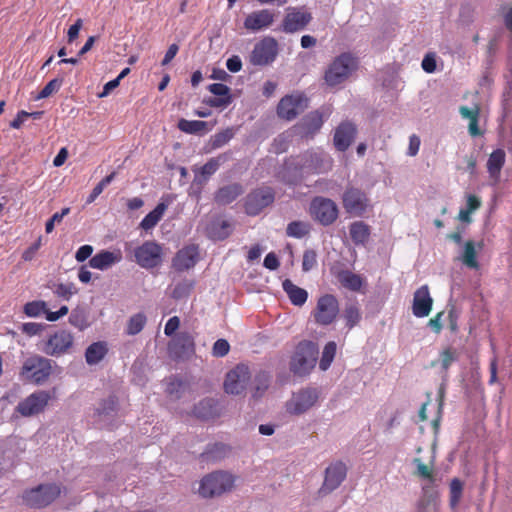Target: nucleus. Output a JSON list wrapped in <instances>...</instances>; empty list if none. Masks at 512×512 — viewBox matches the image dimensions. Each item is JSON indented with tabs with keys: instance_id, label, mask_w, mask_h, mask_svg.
I'll use <instances>...</instances> for the list:
<instances>
[{
	"instance_id": "1",
	"label": "nucleus",
	"mask_w": 512,
	"mask_h": 512,
	"mask_svg": "<svg viewBox=\"0 0 512 512\" xmlns=\"http://www.w3.org/2000/svg\"><path fill=\"white\" fill-rule=\"evenodd\" d=\"M53 374V361L34 354L27 357L19 371V379L24 383L43 385Z\"/></svg>"
},
{
	"instance_id": "2",
	"label": "nucleus",
	"mask_w": 512,
	"mask_h": 512,
	"mask_svg": "<svg viewBox=\"0 0 512 512\" xmlns=\"http://www.w3.org/2000/svg\"><path fill=\"white\" fill-rule=\"evenodd\" d=\"M236 476L228 471L217 470L203 477L198 489L203 498L220 497L234 489Z\"/></svg>"
},
{
	"instance_id": "3",
	"label": "nucleus",
	"mask_w": 512,
	"mask_h": 512,
	"mask_svg": "<svg viewBox=\"0 0 512 512\" xmlns=\"http://www.w3.org/2000/svg\"><path fill=\"white\" fill-rule=\"evenodd\" d=\"M319 354L316 343L303 340L296 346L290 361V370L298 376H306L314 369Z\"/></svg>"
},
{
	"instance_id": "4",
	"label": "nucleus",
	"mask_w": 512,
	"mask_h": 512,
	"mask_svg": "<svg viewBox=\"0 0 512 512\" xmlns=\"http://www.w3.org/2000/svg\"><path fill=\"white\" fill-rule=\"evenodd\" d=\"M358 68V61L350 52H342L329 65L324 79L329 86H337Z\"/></svg>"
},
{
	"instance_id": "5",
	"label": "nucleus",
	"mask_w": 512,
	"mask_h": 512,
	"mask_svg": "<svg viewBox=\"0 0 512 512\" xmlns=\"http://www.w3.org/2000/svg\"><path fill=\"white\" fill-rule=\"evenodd\" d=\"M332 166V157L323 151H306L295 161V167L308 174L327 173Z\"/></svg>"
},
{
	"instance_id": "6",
	"label": "nucleus",
	"mask_w": 512,
	"mask_h": 512,
	"mask_svg": "<svg viewBox=\"0 0 512 512\" xmlns=\"http://www.w3.org/2000/svg\"><path fill=\"white\" fill-rule=\"evenodd\" d=\"M319 391L306 387L294 392L286 402V411L290 415L299 416L311 410L318 403Z\"/></svg>"
},
{
	"instance_id": "7",
	"label": "nucleus",
	"mask_w": 512,
	"mask_h": 512,
	"mask_svg": "<svg viewBox=\"0 0 512 512\" xmlns=\"http://www.w3.org/2000/svg\"><path fill=\"white\" fill-rule=\"evenodd\" d=\"M55 391L56 388H53L52 392L47 390L32 392L17 404L16 411L24 417H31L44 412Z\"/></svg>"
},
{
	"instance_id": "8",
	"label": "nucleus",
	"mask_w": 512,
	"mask_h": 512,
	"mask_svg": "<svg viewBox=\"0 0 512 512\" xmlns=\"http://www.w3.org/2000/svg\"><path fill=\"white\" fill-rule=\"evenodd\" d=\"M309 212L311 217L322 224L330 226L337 221L338 208L337 203L326 197H314L310 203Z\"/></svg>"
},
{
	"instance_id": "9",
	"label": "nucleus",
	"mask_w": 512,
	"mask_h": 512,
	"mask_svg": "<svg viewBox=\"0 0 512 512\" xmlns=\"http://www.w3.org/2000/svg\"><path fill=\"white\" fill-rule=\"evenodd\" d=\"M341 200L343 209L353 216H363L370 206V199L366 192L354 186L346 187Z\"/></svg>"
},
{
	"instance_id": "10",
	"label": "nucleus",
	"mask_w": 512,
	"mask_h": 512,
	"mask_svg": "<svg viewBox=\"0 0 512 512\" xmlns=\"http://www.w3.org/2000/svg\"><path fill=\"white\" fill-rule=\"evenodd\" d=\"M61 494V488L55 484L39 485L23 494L24 503L32 508H42L51 504Z\"/></svg>"
},
{
	"instance_id": "11",
	"label": "nucleus",
	"mask_w": 512,
	"mask_h": 512,
	"mask_svg": "<svg viewBox=\"0 0 512 512\" xmlns=\"http://www.w3.org/2000/svg\"><path fill=\"white\" fill-rule=\"evenodd\" d=\"M275 192L271 187H260L251 191L245 198L244 208L249 216H258L262 209L274 202Z\"/></svg>"
},
{
	"instance_id": "12",
	"label": "nucleus",
	"mask_w": 512,
	"mask_h": 512,
	"mask_svg": "<svg viewBox=\"0 0 512 512\" xmlns=\"http://www.w3.org/2000/svg\"><path fill=\"white\" fill-rule=\"evenodd\" d=\"M135 261L143 268H155L162 262V246L151 240L144 241L143 244L135 248Z\"/></svg>"
},
{
	"instance_id": "13",
	"label": "nucleus",
	"mask_w": 512,
	"mask_h": 512,
	"mask_svg": "<svg viewBox=\"0 0 512 512\" xmlns=\"http://www.w3.org/2000/svg\"><path fill=\"white\" fill-rule=\"evenodd\" d=\"M339 304L337 297L332 294L321 296L313 311V317L318 325H331L337 318Z\"/></svg>"
},
{
	"instance_id": "14",
	"label": "nucleus",
	"mask_w": 512,
	"mask_h": 512,
	"mask_svg": "<svg viewBox=\"0 0 512 512\" xmlns=\"http://www.w3.org/2000/svg\"><path fill=\"white\" fill-rule=\"evenodd\" d=\"M73 334L66 330H59L51 334L45 341L43 352L50 356H61L69 353L73 348Z\"/></svg>"
},
{
	"instance_id": "15",
	"label": "nucleus",
	"mask_w": 512,
	"mask_h": 512,
	"mask_svg": "<svg viewBox=\"0 0 512 512\" xmlns=\"http://www.w3.org/2000/svg\"><path fill=\"white\" fill-rule=\"evenodd\" d=\"M277 53V41L273 37H266L254 46L250 62L255 66H265L275 60Z\"/></svg>"
},
{
	"instance_id": "16",
	"label": "nucleus",
	"mask_w": 512,
	"mask_h": 512,
	"mask_svg": "<svg viewBox=\"0 0 512 512\" xmlns=\"http://www.w3.org/2000/svg\"><path fill=\"white\" fill-rule=\"evenodd\" d=\"M251 378L249 368L245 364H237L233 370L226 374L223 386L226 393H242Z\"/></svg>"
},
{
	"instance_id": "17",
	"label": "nucleus",
	"mask_w": 512,
	"mask_h": 512,
	"mask_svg": "<svg viewBox=\"0 0 512 512\" xmlns=\"http://www.w3.org/2000/svg\"><path fill=\"white\" fill-rule=\"evenodd\" d=\"M312 14L306 10L292 7L289 8L281 25L286 33H296L306 28L311 22Z\"/></svg>"
},
{
	"instance_id": "18",
	"label": "nucleus",
	"mask_w": 512,
	"mask_h": 512,
	"mask_svg": "<svg viewBox=\"0 0 512 512\" xmlns=\"http://www.w3.org/2000/svg\"><path fill=\"white\" fill-rule=\"evenodd\" d=\"M358 133V128L355 123L349 120L342 121L334 130V148L337 151H346L354 142Z\"/></svg>"
},
{
	"instance_id": "19",
	"label": "nucleus",
	"mask_w": 512,
	"mask_h": 512,
	"mask_svg": "<svg viewBox=\"0 0 512 512\" xmlns=\"http://www.w3.org/2000/svg\"><path fill=\"white\" fill-rule=\"evenodd\" d=\"M275 14L264 8L251 12L244 21V28L250 32H258L270 27L274 22Z\"/></svg>"
},
{
	"instance_id": "20",
	"label": "nucleus",
	"mask_w": 512,
	"mask_h": 512,
	"mask_svg": "<svg viewBox=\"0 0 512 512\" xmlns=\"http://www.w3.org/2000/svg\"><path fill=\"white\" fill-rule=\"evenodd\" d=\"M347 467L341 461L330 464L325 471V479L321 488L324 492H332L338 488L346 477Z\"/></svg>"
},
{
	"instance_id": "21",
	"label": "nucleus",
	"mask_w": 512,
	"mask_h": 512,
	"mask_svg": "<svg viewBox=\"0 0 512 512\" xmlns=\"http://www.w3.org/2000/svg\"><path fill=\"white\" fill-rule=\"evenodd\" d=\"M199 258V248L196 244L185 245L177 252L172 266L177 271H185L195 266Z\"/></svg>"
},
{
	"instance_id": "22",
	"label": "nucleus",
	"mask_w": 512,
	"mask_h": 512,
	"mask_svg": "<svg viewBox=\"0 0 512 512\" xmlns=\"http://www.w3.org/2000/svg\"><path fill=\"white\" fill-rule=\"evenodd\" d=\"M432 305L433 299L430 296L429 288L424 284L414 292L412 313L416 317H426L430 314Z\"/></svg>"
},
{
	"instance_id": "23",
	"label": "nucleus",
	"mask_w": 512,
	"mask_h": 512,
	"mask_svg": "<svg viewBox=\"0 0 512 512\" xmlns=\"http://www.w3.org/2000/svg\"><path fill=\"white\" fill-rule=\"evenodd\" d=\"M306 100L301 96H286L281 99L277 106V114L286 120L295 119L304 108Z\"/></svg>"
},
{
	"instance_id": "24",
	"label": "nucleus",
	"mask_w": 512,
	"mask_h": 512,
	"mask_svg": "<svg viewBox=\"0 0 512 512\" xmlns=\"http://www.w3.org/2000/svg\"><path fill=\"white\" fill-rule=\"evenodd\" d=\"M324 123L322 114L319 111H313L304 116L300 122L297 123L296 128L298 133L303 138H312L317 133Z\"/></svg>"
},
{
	"instance_id": "25",
	"label": "nucleus",
	"mask_w": 512,
	"mask_h": 512,
	"mask_svg": "<svg viewBox=\"0 0 512 512\" xmlns=\"http://www.w3.org/2000/svg\"><path fill=\"white\" fill-rule=\"evenodd\" d=\"M506 161V153L503 149H496L488 156L486 168H488L489 178L496 184L500 180L501 170Z\"/></svg>"
},
{
	"instance_id": "26",
	"label": "nucleus",
	"mask_w": 512,
	"mask_h": 512,
	"mask_svg": "<svg viewBox=\"0 0 512 512\" xmlns=\"http://www.w3.org/2000/svg\"><path fill=\"white\" fill-rule=\"evenodd\" d=\"M121 259L122 255L120 252L101 251L89 260V266L94 269L105 270L113 264L120 262Z\"/></svg>"
},
{
	"instance_id": "27",
	"label": "nucleus",
	"mask_w": 512,
	"mask_h": 512,
	"mask_svg": "<svg viewBox=\"0 0 512 512\" xmlns=\"http://www.w3.org/2000/svg\"><path fill=\"white\" fill-rule=\"evenodd\" d=\"M193 348V337L187 332L178 334L169 344L170 352L178 357H181L186 352L192 351Z\"/></svg>"
},
{
	"instance_id": "28",
	"label": "nucleus",
	"mask_w": 512,
	"mask_h": 512,
	"mask_svg": "<svg viewBox=\"0 0 512 512\" xmlns=\"http://www.w3.org/2000/svg\"><path fill=\"white\" fill-rule=\"evenodd\" d=\"M231 157L232 153L227 151L220 153L216 157L210 158L203 166L199 168V174L205 179H208L217 172V170L220 168V165H223L225 162L229 161Z\"/></svg>"
},
{
	"instance_id": "29",
	"label": "nucleus",
	"mask_w": 512,
	"mask_h": 512,
	"mask_svg": "<svg viewBox=\"0 0 512 512\" xmlns=\"http://www.w3.org/2000/svg\"><path fill=\"white\" fill-rule=\"evenodd\" d=\"M244 189L241 184L233 183L223 186L215 193V201L219 204H228L243 194Z\"/></svg>"
},
{
	"instance_id": "30",
	"label": "nucleus",
	"mask_w": 512,
	"mask_h": 512,
	"mask_svg": "<svg viewBox=\"0 0 512 512\" xmlns=\"http://www.w3.org/2000/svg\"><path fill=\"white\" fill-rule=\"evenodd\" d=\"M178 128L182 133H187L188 135H204L211 129L206 121L187 120L185 118L179 120Z\"/></svg>"
},
{
	"instance_id": "31",
	"label": "nucleus",
	"mask_w": 512,
	"mask_h": 512,
	"mask_svg": "<svg viewBox=\"0 0 512 512\" xmlns=\"http://www.w3.org/2000/svg\"><path fill=\"white\" fill-rule=\"evenodd\" d=\"M168 202L160 201L155 208L149 212L145 218L141 221L140 227L146 231L154 228L158 222L162 219L165 212L168 209Z\"/></svg>"
},
{
	"instance_id": "32",
	"label": "nucleus",
	"mask_w": 512,
	"mask_h": 512,
	"mask_svg": "<svg viewBox=\"0 0 512 512\" xmlns=\"http://www.w3.org/2000/svg\"><path fill=\"white\" fill-rule=\"evenodd\" d=\"M349 233L354 244H365L370 238L371 228L363 221H356L351 223Z\"/></svg>"
},
{
	"instance_id": "33",
	"label": "nucleus",
	"mask_w": 512,
	"mask_h": 512,
	"mask_svg": "<svg viewBox=\"0 0 512 512\" xmlns=\"http://www.w3.org/2000/svg\"><path fill=\"white\" fill-rule=\"evenodd\" d=\"M193 414L203 420L213 419L218 415L217 404L212 398L201 400L193 409Z\"/></svg>"
},
{
	"instance_id": "34",
	"label": "nucleus",
	"mask_w": 512,
	"mask_h": 512,
	"mask_svg": "<svg viewBox=\"0 0 512 512\" xmlns=\"http://www.w3.org/2000/svg\"><path fill=\"white\" fill-rule=\"evenodd\" d=\"M283 290L288 295L290 301L296 306H302L305 304L308 298V294L304 289L299 288L293 283L290 279H285L283 281Z\"/></svg>"
},
{
	"instance_id": "35",
	"label": "nucleus",
	"mask_w": 512,
	"mask_h": 512,
	"mask_svg": "<svg viewBox=\"0 0 512 512\" xmlns=\"http://www.w3.org/2000/svg\"><path fill=\"white\" fill-rule=\"evenodd\" d=\"M337 279L341 283L342 287L353 292L360 291L364 283V280L360 275L349 270H342L338 272Z\"/></svg>"
},
{
	"instance_id": "36",
	"label": "nucleus",
	"mask_w": 512,
	"mask_h": 512,
	"mask_svg": "<svg viewBox=\"0 0 512 512\" xmlns=\"http://www.w3.org/2000/svg\"><path fill=\"white\" fill-rule=\"evenodd\" d=\"M107 344L105 342H94L85 351V359L88 365H97L106 355Z\"/></svg>"
},
{
	"instance_id": "37",
	"label": "nucleus",
	"mask_w": 512,
	"mask_h": 512,
	"mask_svg": "<svg viewBox=\"0 0 512 512\" xmlns=\"http://www.w3.org/2000/svg\"><path fill=\"white\" fill-rule=\"evenodd\" d=\"M342 316L345 320V326L348 328V330L356 327L362 318L360 309L356 304L347 305L343 310Z\"/></svg>"
},
{
	"instance_id": "38",
	"label": "nucleus",
	"mask_w": 512,
	"mask_h": 512,
	"mask_svg": "<svg viewBox=\"0 0 512 512\" xmlns=\"http://www.w3.org/2000/svg\"><path fill=\"white\" fill-rule=\"evenodd\" d=\"M462 262L469 268L477 269L479 268V263L477 261V252L475 248V243L472 240H468L464 244V251L462 255Z\"/></svg>"
},
{
	"instance_id": "39",
	"label": "nucleus",
	"mask_w": 512,
	"mask_h": 512,
	"mask_svg": "<svg viewBox=\"0 0 512 512\" xmlns=\"http://www.w3.org/2000/svg\"><path fill=\"white\" fill-rule=\"evenodd\" d=\"M337 353V344L334 341L328 342L322 352V357L319 362V368L322 371H327L335 358Z\"/></svg>"
},
{
	"instance_id": "40",
	"label": "nucleus",
	"mask_w": 512,
	"mask_h": 512,
	"mask_svg": "<svg viewBox=\"0 0 512 512\" xmlns=\"http://www.w3.org/2000/svg\"><path fill=\"white\" fill-rule=\"evenodd\" d=\"M146 323L147 317L144 315V313L134 314L128 320L126 333L131 336L137 335L144 329V325Z\"/></svg>"
},
{
	"instance_id": "41",
	"label": "nucleus",
	"mask_w": 512,
	"mask_h": 512,
	"mask_svg": "<svg viewBox=\"0 0 512 512\" xmlns=\"http://www.w3.org/2000/svg\"><path fill=\"white\" fill-rule=\"evenodd\" d=\"M68 322L79 331H83L89 327L87 315L81 309H73L72 313H70V317H68Z\"/></svg>"
},
{
	"instance_id": "42",
	"label": "nucleus",
	"mask_w": 512,
	"mask_h": 512,
	"mask_svg": "<svg viewBox=\"0 0 512 512\" xmlns=\"http://www.w3.org/2000/svg\"><path fill=\"white\" fill-rule=\"evenodd\" d=\"M234 136L232 128L228 127L217 132L210 140V146L212 150L219 149L226 145Z\"/></svg>"
},
{
	"instance_id": "43",
	"label": "nucleus",
	"mask_w": 512,
	"mask_h": 512,
	"mask_svg": "<svg viewBox=\"0 0 512 512\" xmlns=\"http://www.w3.org/2000/svg\"><path fill=\"white\" fill-rule=\"evenodd\" d=\"M231 233V225L228 221H220L212 224L210 228V236L215 240H223Z\"/></svg>"
},
{
	"instance_id": "44",
	"label": "nucleus",
	"mask_w": 512,
	"mask_h": 512,
	"mask_svg": "<svg viewBox=\"0 0 512 512\" xmlns=\"http://www.w3.org/2000/svg\"><path fill=\"white\" fill-rule=\"evenodd\" d=\"M53 292L57 297L69 300L73 295L78 293V290L73 282H67L55 284Z\"/></svg>"
},
{
	"instance_id": "45",
	"label": "nucleus",
	"mask_w": 512,
	"mask_h": 512,
	"mask_svg": "<svg viewBox=\"0 0 512 512\" xmlns=\"http://www.w3.org/2000/svg\"><path fill=\"white\" fill-rule=\"evenodd\" d=\"M310 225L303 221H293L288 224L286 233L290 237L301 238L308 234Z\"/></svg>"
},
{
	"instance_id": "46",
	"label": "nucleus",
	"mask_w": 512,
	"mask_h": 512,
	"mask_svg": "<svg viewBox=\"0 0 512 512\" xmlns=\"http://www.w3.org/2000/svg\"><path fill=\"white\" fill-rule=\"evenodd\" d=\"M185 388V382L176 377H171L166 382L165 391L168 395L179 398L183 389Z\"/></svg>"
},
{
	"instance_id": "47",
	"label": "nucleus",
	"mask_w": 512,
	"mask_h": 512,
	"mask_svg": "<svg viewBox=\"0 0 512 512\" xmlns=\"http://www.w3.org/2000/svg\"><path fill=\"white\" fill-rule=\"evenodd\" d=\"M458 358V354L455 348L446 347L440 353V365L444 372H447L452 362L456 361Z\"/></svg>"
},
{
	"instance_id": "48",
	"label": "nucleus",
	"mask_w": 512,
	"mask_h": 512,
	"mask_svg": "<svg viewBox=\"0 0 512 512\" xmlns=\"http://www.w3.org/2000/svg\"><path fill=\"white\" fill-rule=\"evenodd\" d=\"M193 289V282L189 280H182L177 283L172 291V297L176 300L184 299L189 296Z\"/></svg>"
},
{
	"instance_id": "49",
	"label": "nucleus",
	"mask_w": 512,
	"mask_h": 512,
	"mask_svg": "<svg viewBox=\"0 0 512 512\" xmlns=\"http://www.w3.org/2000/svg\"><path fill=\"white\" fill-rule=\"evenodd\" d=\"M63 84V79L54 78L50 80L41 90L38 96L36 97L37 100L45 99L50 97L53 93H56Z\"/></svg>"
},
{
	"instance_id": "50",
	"label": "nucleus",
	"mask_w": 512,
	"mask_h": 512,
	"mask_svg": "<svg viewBox=\"0 0 512 512\" xmlns=\"http://www.w3.org/2000/svg\"><path fill=\"white\" fill-rule=\"evenodd\" d=\"M463 484L459 478H452L450 481V505L455 507L462 496Z\"/></svg>"
},
{
	"instance_id": "51",
	"label": "nucleus",
	"mask_w": 512,
	"mask_h": 512,
	"mask_svg": "<svg viewBox=\"0 0 512 512\" xmlns=\"http://www.w3.org/2000/svg\"><path fill=\"white\" fill-rule=\"evenodd\" d=\"M46 304L43 301H32L28 302L24 306V312L30 317H37L45 311Z\"/></svg>"
},
{
	"instance_id": "52",
	"label": "nucleus",
	"mask_w": 512,
	"mask_h": 512,
	"mask_svg": "<svg viewBox=\"0 0 512 512\" xmlns=\"http://www.w3.org/2000/svg\"><path fill=\"white\" fill-rule=\"evenodd\" d=\"M413 463L416 465V475L425 479H429L430 481H434V473L431 467L424 464L419 458H415Z\"/></svg>"
},
{
	"instance_id": "53",
	"label": "nucleus",
	"mask_w": 512,
	"mask_h": 512,
	"mask_svg": "<svg viewBox=\"0 0 512 512\" xmlns=\"http://www.w3.org/2000/svg\"><path fill=\"white\" fill-rule=\"evenodd\" d=\"M317 265V254L314 250H306L302 256V270L310 271Z\"/></svg>"
},
{
	"instance_id": "54",
	"label": "nucleus",
	"mask_w": 512,
	"mask_h": 512,
	"mask_svg": "<svg viewBox=\"0 0 512 512\" xmlns=\"http://www.w3.org/2000/svg\"><path fill=\"white\" fill-rule=\"evenodd\" d=\"M71 208H64L61 212L55 213L45 224L46 233H51L54 230L55 224L62 222L64 217L69 215Z\"/></svg>"
},
{
	"instance_id": "55",
	"label": "nucleus",
	"mask_w": 512,
	"mask_h": 512,
	"mask_svg": "<svg viewBox=\"0 0 512 512\" xmlns=\"http://www.w3.org/2000/svg\"><path fill=\"white\" fill-rule=\"evenodd\" d=\"M256 387L255 391L253 393V396L255 398L260 397L262 393L268 388L269 386V376L265 373H260L256 377Z\"/></svg>"
},
{
	"instance_id": "56",
	"label": "nucleus",
	"mask_w": 512,
	"mask_h": 512,
	"mask_svg": "<svg viewBox=\"0 0 512 512\" xmlns=\"http://www.w3.org/2000/svg\"><path fill=\"white\" fill-rule=\"evenodd\" d=\"M421 67L426 73H434L437 69L436 54L428 52L422 60Z\"/></svg>"
},
{
	"instance_id": "57",
	"label": "nucleus",
	"mask_w": 512,
	"mask_h": 512,
	"mask_svg": "<svg viewBox=\"0 0 512 512\" xmlns=\"http://www.w3.org/2000/svg\"><path fill=\"white\" fill-rule=\"evenodd\" d=\"M480 112L481 109L478 105H475L474 108H469L467 106H461L459 108V113L463 118H466L470 121L473 119H479L480 118Z\"/></svg>"
},
{
	"instance_id": "58",
	"label": "nucleus",
	"mask_w": 512,
	"mask_h": 512,
	"mask_svg": "<svg viewBox=\"0 0 512 512\" xmlns=\"http://www.w3.org/2000/svg\"><path fill=\"white\" fill-rule=\"evenodd\" d=\"M208 90L217 97L231 96L230 88L223 83H212L208 86Z\"/></svg>"
},
{
	"instance_id": "59",
	"label": "nucleus",
	"mask_w": 512,
	"mask_h": 512,
	"mask_svg": "<svg viewBox=\"0 0 512 512\" xmlns=\"http://www.w3.org/2000/svg\"><path fill=\"white\" fill-rule=\"evenodd\" d=\"M93 254V246L90 244L81 245L75 253L77 262H84Z\"/></svg>"
},
{
	"instance_id": "60",
	"label": "nucleus",
	"mask_w": 512,
	"mask_h": 512,
	"mask_svg": "<svg viewBox=\"0 0 512 512\" xmlns=\"http://www.w3.org/2000/svg\"><path fill=\"white\" fill-rule=\"evenodd\" d=\"M181 320L178 316H173L168 319L164 327V333L166 336H173L178 328L180 327Z\"/></svg>"
},
{
	"instance_id": "61",
	"label": "nucleus",
	"mask_w": 512,
	"mask_h": 512,
	"mask_svg": "<svg viewBox=\"0 0 512 512\" xmlns=\"http://www.w3.org/2000/svg\"><path fill=\"white\" fill-rule=\"evenodd\" d=\"M229 349V343L225 339H219L213 345V355L223 357L229 352Z\"/></svg>"
},
{
	"instance_id": "62",
	"label": "nucleus",
	"mask_w": 512,
	"mask_h": 512,
	"mask_svg": "<svg viewBox=\"0 0 512 512\" xmlns=\"http://www.w3.org/2000/svg\"><path fill=\"white\" fill-rule=\"evenodd\" d=\"M117 405V398L114 395H110L106 400H104L101 409H99V413L109 414L110 412H114L117 408Z\"/></svg>"
},
{
	"instance_id": "63",
	"label": "nucleus",
	"mask_w": 512,
	"mask_h": 512,
	"mask_svg": "<svg viewBox=\"0 0 512 512\" xmlns=\"http://www.w3.org/2000/svg\"><path fill=\"white\" fill-rule=\"evenodd\" d=\"M232 102L231 96L226 97H214L210 98L206 101V104L210 107L214 108H220V107H227Z\"/></svg>"
},
{
	"instance_id": "64",
	"label": "nucleus",
	"mask_w": 512,
	"mask_h": 512,
	"mask_svg": "<svg viewBox=\"0 0 512 512\" xmlns=\"http://www.w3.org/2000/svg\"><path fill=\"white\" fill-rule=\"evenodd\" d=\"M263 266L269 270H276L280 266V263L277 256L271 252L265 256Z\"/></svg>"
}]
</instances>
